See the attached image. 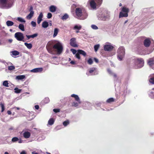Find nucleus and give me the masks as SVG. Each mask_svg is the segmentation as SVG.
Segmentation results:
<instances>
[{
	"mask_svg": "<svg viewBox=\"0 0 154 154\" xmlns=\"http://www.w3.org/2000/svg\"><path fill=\"white\" fill-rule=\"evenodd\" d=\"M22 140L20 139L18 142V143H22Z\"/></svg>",
	"mask_w": 154,
	"mask_h": 154,
	"instance_id": "nucleus-62",
	"label": "nucleus"
},
{
	"mask_svg": "<svg viewBox=\"0 0 154 154\" xmlns=\"http://www.w3.org/2000/svg\"><path fill=\"white\" fill-rule=\"evenodd\" d=\"M54 119L52 118H51L48 121V124L49 125H51L54 124Z\"/></svg>",
	"mask_w": 154,
	"mask_h": 154,
	"instance_id": "nucleus-24",
	"label": "nucleus"
},
{
	"mask_svg": "<svg viewBox=\"0 0 154 154\" xmlns=\"http://www.w3.org/2000/svg\"><path fill=\"white\" fill-rule=\"evenodd\" d=\"M149 95H150L152 96H154V92H153V91L150 92L149 93Z\"/></svg>",
	"mask_w": 154,
	"mask_h": 154,
	"instance_id": "nucleus-52",
	"label": "nucleus"
},
{
	"mask_svg": "<svg viewBox=\"0 0 154 154\" xmlns=\"http://www.w3.org/2000/svg\"><path fill=\"white\" fill-rule=\"evenodd\" d=\"M34 14V11H31L30 13L26 17V18L27 19L30 20L33 16Z\"/></svg>",
	"mask_w": 154,
	"mask_h": 154,
	"instance_id": "nucleus-18",
	"label": "nucleus"
},
{
	"mask_svg": "<svg viewBox=\"0 0 154 154\" xmlns=\"http://www.w3.org/2000/svg\"><path fill=\"white\" fill-rule=\"evenodd\" d=\"M69 44L71 46L74 47H78V45L76 42V38H73L70 39Z\"/></svg>",
	"mask_w": 154,
	"mask_h": 154,
	"instance_id": "nucleus-9",
	"label": "nucleus"
},
{
	"mask_svg": "<svg viewBox=\"0 0 154 154\" xmlns=\"http://www.w3.org/2000/svg\"><path fill=\"white\" fill-rule=\"evenodd\" d=\"M48 23L45 21L43 22L42 24V27L44 28H47L48 26Z\"/></svg>",
	"mask_w": 154,
	"mask_h": 154,
	"instance_id": "nucleus-22",
	"label": "nucleus"
},
{
	"mask_svg": "<svg viewBox=\"0 0 154 154\" xmlns=\"http://www.w3.org/2000/svg\"><path fill=\"white\" fill-rule=\"evenodd\" d=\"M53 111L57 113L60 112V109H53Z\"/></svg>",
	"mask_w": 154,
	"mask_h": 154,
	"instance_id": "nucleus-48",
	"label": "nucleus"
},
{
	"mask_svg": "<svg viewBox=\"0 0 154 154\" xmlns=\"http://www.w3.org/2000/svg\"><path fill=\"white\" fill-rule=\"evenodd\" d=\"M121 10L122 11L119 13V18L128 17V13L129 11V8L125 6H124L121 8Z\"/></svg>",
	"mask_w": 154,
	"mask_h": 154,
	"instance_id": "nucleus-4",
	"label": "nucleus"
},
{
	"mask_svg": "<svg viewBox=\"0 0 154 154\" xmlns=\"http://www.w3.org/2000/svg\"><path fill=\"white\" fill-rule=\"evenodd\" d=\"M14 37L18 41H22L24 42L23 34L22 32H16L14 34Z\"/></svg>",
	"mask_w": 154,
	"mask_h": 154,
	"instance_id": "nucleus-8",
	"label": "nucleus"
},
{
	"mask_svg": "<svg viewBox=\"0 0 154 154\" xmlns=\"http://www.w3.org/2000/svg\"><path fill=\"white\" fill-rule=\"evenodd\" d=\"M137 62L138 67L139 68H141L144 66V61L142 58H139L137 59Z\"/></svg>",
	"mask_w": 154,
	"mask_h": 154,
	"instance_id": "nucleus-10",
	"label": "nucleus"
},
{
	"mask_svg": "<svg viewBox=\"0 0 154 154\" xmlns=\"http://www.w3.org/2000/svg\"><path fill=\"white\" fill-rule=\"evenodd\" d=\"M12 39H9V42L10 43L12 42Z\"/></svg>",
	"mask_w": 154,
	"mask_h": 154,
	"instance_id": "nucleus-63",
	"label": "nucleus"
},
{
	"mask_svg": "<svg viewBox=\"0 0 154 154\" xmlns=\"http://www.w3.org/2000/svg\"><path fill=\"white\" fill-rule=\"evenodd\" d=\"M55 43L54 41H49L48 43L46 46L48 52L52 54H55L54 51V46Z\"/></svg>",
	"mask_w": 154,
	"mask_h": 154,
	"instance_id": "nucleus-3",
	"label": "nucleus"
},
{
	"mask_svg": "<svg viewBox=\"0 0 154 154\" xmlns=\"http://www.w3.org/2000/svg\"><path fill=\"white\" fill-rule=\"evenodd\" d=\"M107 71L109 74L112 75V72L110 69H108Z\"/></svg>",
	"mask_w": 154,
	"mask_h": 154,
	"instance_id": "nucleus-53",
	"label": "nucleus"
},
{
	"mask_svg": "<svg viewBox=\"0 0 154 154\" xmlns=\"http://www.w3.org/2000/svg\"><path fill=\"white\" fill-rule=\"evenodd\" d=\"M24 137L26 139L29 138L31 135V133L30 132L27 131L24 132L23 134Z\"/></svg>",
	"mask_w": 154,
	"mask_h": 154,
	"instance_id": "nucleus-16",
	"label": "nucleus"
},
{
	"mask_svg": "<svg viewBox=\"0 0 154 154\" xmlns=\"http://www.w3.org/2000/svg\"><path fill=\"white\" fill-rule=\"evenodd\" d=\"M113 76L114 77H116V74H113Z\"/></svg>",
	"mask_w": 154,
	"mask_h": 154,
	"instance_id": "nucleus-64",
	"label": "nucleus"
},
{
	"mask_svg": "<svg viewBox=\"0 0 154 154\" xmlns=\"http://www.w3.org/2000/svg\"><path fill=\"white\" fill-rule=\"evenodd\" d=\"M15 92L17 93H20L21 90L17 88H14Z\"/></svg>",
	"mask_w": 154,
	"mask_h": 154,
	"instance_id": "nucleus-40",
	"label": "nucleus"
},
{
	"mask_svg": "<svg viewBox=\"0 0 154 154\" xmlns=\"http://www.w3.org/2000/svg\"><path fill=\"white\" fill-rule=\"evenodd\" d=\"M32 154H38L37 152H32Z\"/></svg>",
	"mask_w": 154,
	"mask_h": 154,
	"instance_id": "nucleus-61",
	"label": "nucleus"
},
{
	"mask_svg": "<svg viewBox=\"0 0 154 154\" xmlns=\"http://www.w3.org/2000/svg\"><path fill=\"white\" fill-rule=\"evenodd\" d=\"M56 49L57 54H60L62 52L63 47L61 44L59 42L55 43L54 46V50Z\"/></svg>",
	"mask_w": 154,
	"mask_h": 154,
	"instance_id": "nucleus-7",
	"label": "nucleus"
},
{
	"mask_svg": "<svg viewBox=\"0 0 154 154\" xmlns=\"http://www.w3.org/2000/svg\"><path fill=\"white\" fill-rule=\"evenodd\" d=\"M19 140V139L17 137H14L11 140V141L13 142H15Z\"/></svg>",
	"mask_w": 154,
	"mask_h": 154,
	"instance_id": "nucleus-41",
	"label": "nucleus"
},
{
	"mask_svg": "<svg viewBox=\"0 0 154 154\" xmlns=\"http://www.w3.org/2000/svg\"><path fill=\"white\" fill-rule=\"evenodd\" d=\"M118 57L120 60H122L125 54V49L122 46L120 47L118 50Z\"/></svg>",
	"mask_w": 154,
	"mask_h": 154,
	"instance_id": "nucleus-6",
	"label": "nucleus"
},
{
	"mask_svg": "<svg viewBox=\"0 0 154 154\" xmlns=\"http://www.w3.org/2000/svg\"><path fill=\"white\" fill-rule=\"evenodd\" d=\"M43 70V69L42 68H38L32 69L31 71L33 72H41Z\"/></svg>",
	"mask_w": 154,
	"mask_h": 154,
	"instance_id": "nucleus-15",
	"label": "nucleus"
},
{
	"mask_svg": "<svg viewBox=\"0 0 154 154\" xmlns=\"http://www.w3.org/2000/svg\"><path fill=\"white\" fill-rule=\"evenodd\" d=\"M82 28V26L80 25L78 26L76 25L74 26L73 29L75 30L77 29L78 30H79L81 29Z\"/></svg>",
	"mask_w": 154,
	"mask_h": 154,
	"instance_id": "nucleus-29",
	"label": "nucleus"
},
{
	"mask_svg": "<svg viewBox=\"0 0 154 154\" xmlns=\"http://www.w3.org/2000/svg\"><path fill=\"white\" fill-rule=\"evenodd\" d=\"M113 48V47L110 45H106L104 46V49L105 51H111L112 50Z\"/></svg>",
	"mask_w": 154,
	"mask_h": 154,
	"instance_id": "nucleus-11",
	"label": "nucleus"
},
{
	"mask_svg": "<svg viewBox=\"0 0 154 154\" xmlns=\"http://www.w3.org/2000/svg\"><path fill=\"white\" fill-rule=\"evenodd\" d=\"M20 154H26V153L25 151H23L20 153Z\"/></svg>",
	"mask_w": 154,
	"mask_h": 154,
	"instance_id": "nucleus-60",
	"label": "nucleus"
},
{
	"mask_svg": "<svg viewBox=\"0 0 154 154\" xmlns=\"http://www.w3.org/2000/svg\"><path fill=\"white\" fill-rule=\"evenodd\" d=\"M71 97H74L75 98V100L78 102L79 103H81V101L80 100L78 96L75 94H72L71 95Z\"/></svg>",
	"mask_w": 154,
	"mask_h": 154,
	"instance_id": "nucleus-17",
	"label": "nucleus"
},
{
	"mask_svg": "<svg viewBox=\"0 0 154 154\" xmlns=\"http://www.w3.org/2000/svg\"><path fill=\"white\" fill-rule=\"evenodd\" d=\"M8 69L9 70H12L15 69V67L13 66H8Z\"/></svg>",
	"mask_w": 154,
	"mask_h": 154,
	"instance_id": "nucleus-37",
	"label": "nucleus"
},
{
	"mask_svg": "<svg viewBox=\"0 0 154 154\" xmlns=\"http://www.w3.org/2000/svg\"><path fill=\"white\" fill-rule=\"evenodd\" d=\"M56 10V8L54 5L51 6L49 8V10L51 12H54Z\"/></svg>",
	"mask_w": 154,
	"mask_h": 154,
	"instance_id": "nucleus-20",
	"label": "nucleus"
},
{
	"mask_svg": "<svg viewBox=\"0 0 154 154\" xmlns=\"http://www.w3.org/2000/svg\"><path fill=\"white\" fill-rule=\"evenodd\" d=\"M33 7L32 6H31L30 7V9L29 10V11H30V12L31 11H33Z\"/></svg>",
	"mask_w": 154,
	"mask_h": 154,
	"instance_id": "nucleus-55",
	"label": "nucleus"
},
{
	"mask_svg": "<svg viewBox=\"0 0 154 154\" xmlns=\"http://www.w3.org/2000/svg\"><path fill=\"white\" fill-rule=\"evenodd\" d=\"M75 56L76 58L79 59H80L81 58L80 56V54L77 52V53L76 54Z\"/></svg>",
	"mask_w": 154,
	"mask_h": 154,
	"instance_id": "nucleus-45",
	"label": "nucleus"
},
{
	"mask_svg": "<svg viewBox=\"0 0 154 154\" xmlns=\"http://www.w3.org/2000/svg\"><path fill=\"white\" fill-rule=\"evenodd\" d=\"M71 51L72 52L73 54H75L76 53L77 51L75 49H71Z\"/></svg>",
	"mask_w": 154,
	"mask_h": 154,
	"instance_id": "nucleus-51",
	"label": "nucleus"
},
{
	"mask_svg": "<svg viewBox=\"0 0 154 154\" xmlns=\"http://www.w3.org/2000/svg\"><path fill=\"white\" fill-rule=\"evenodd\" d=\"M94 61L96 63H98V60L96 58H94Z\"/></svg>",
	"mask_w": 154,
	"mask_h": 154,
	"instance_id": "nucleus-56",
	"label": "nucleus"
},
{
	"mask_svg": "<svg viewBox=\"0 0 154 154\" xmlns=\"http://www.w3.org/2000/svg\"><path fill=\"white\" fill-rule=\"evenodd\" d=\"M69 124V122L68 120L64 121L63 122V125L64 126H66Z\"/></svg>",
	"mask_w": 154,
	"mask_h": 154,
	"instance_id": "nucleus-38",
	"label": "nucleus"
},
{
	"mask_svg": "<svg viewBox=\"0 0 154 154\" xmlns=\"http://www.w3.org/2000/svg\"><path fill=\"white\" fill-rule=\"evenodd\" d=\"M50 101V100L48 97L45 98L43 100V103H48Z\"/></svg>",
	"mask_w": 154,
	"mask_h": 154,
	"instance_id": "nucleus-30",
	"label": "nucleus"
},
{
	"mask_svg": "<svg viewBox=\"0 0 154 154\" xmlns=\"http://www.w3.org/2000/svg\"><path fill=\"white\" fill-rule=\"evenodd\" d=\"M59 31V29L57 28H55L54 29V33L53 35V37H55L57 35Z\"/></svg>",
	"mask_w": 154,
	"mask_h": 154,
	"instance_id": "nucleus-23",
	"label": "nucleus"
},
{
	"mask_svg": "<svg viewBox=\"0 0 154 154\" xmlns=\"http://www.w3.org/2000/svg\"><path fill=\"white\" fill-rule=\"evenodd\" d=\"M70 63L72 65H75V62L74 61H71L70 62Z\"/></svg>",
	"mask_w": 154,
	"mask_h": 154,
	"instance_id": "nucleus-54",
	"label": "nucleus"
},
{
	"mask_svg": "<svg viewBox=\"0 0 154 154\" xmlns=\"http://www.w3.org/2000/svg\"><path fill=\"white\" fill-rule=\"evenodd\" d=\"M151 44V41L149 38L146 39L144 41L143 44L144 46L146 47H149Z\"/></svg>",
	"mask_w": 154,
	"mask_h": 154,
	"instance_id": "nucleus-13",
	"label": "nucleus"
},
{
	"mask_svg": "<svg viewBox=\"0 0 154 154\" xmlns=\"http://www.w3.org/2000/svg\"><path fill=\"white\" fill-rule=\"evenodd\" d=\"M12 53L13 55L16 56L19 54V52L16 51H14L12 52Z\"/></svg>",
	"mask_w": 154,
	"mask_h": 154,
	"instance_id": "nucleus-36",
	"label": "nucleus"
},
{
	"mask_svg": "<svg viewBox=\"0 0 154 154\" xmlns=\"http://www.w3.org/2000/svg\"><path fill=\"white\" fill-rule=\"evenodd\" d=\"M6 24L8 26H11L14 25V23L12 21L8 20L6 22Z\"/></svg>",
	"mask_w": 154,
	"mask_h": 154,
	"instance_id": "nucleus-27",
	"label": "nucleus"
},
{
	"mask_svg": "<svg viewBox=\"0 0 154 154\" xmlns=\"http://www.w3.org/2000/svg\"><path fill=\"white\" fill-rule=\"evenodd\" d=\"M149 82L151 84H154V77L150 78L149 79Z\"/></svg>",
	"mask_w": 154,
	"mask_h": 154,
	"instance_id": "nucleus-42",
	"label": "nucleus"
},
{
	"mask_svg": "<svg viewBox=\"0 0 154 154\" xmlns=\"http://www.w3.org/2000/svg\"><path fill=\"white\" fill-rule=\"evenodd\" d=\"M75 13L78 18L81 20H84L88 16L86 11L79 8H76Z\"/></svg>",
	"mask_w": 154,
	"mask_h": 154,
	"instance_id": "nucleus-1",
	"label": "nucleus"
},
{
	"mask_svg": "<svg viewBox=\"0 0 154 154\" xmlns=\"http://www.w3.org/2000/svg\"><path fill=\"white\" fill-rule=\"evenodd\" d=\"M25 78L24 75H19L17 76L16 77V79L18 80H22Z\"/></svg>",
	"mask_w": 154,
	"mask_h": 154,
	"instance_id": "nucleus-25",
	"label": "nucleus"
},
{
	"mask_svg": "<svg viewBox=\"0 0 154 154\" xmlns=\"http://www.w3.org/2000/svg\"><path fill=\"white\" fill-rule=\"evenodd\" d=\"M91 28L94 29H98L97 26L95 25H92L91 26Z\"/></svg>",
	"mask_w": 154,
	"mask_h": 154,
	"instance_id": "nucleus-46",
	"label": "nucleus"
},
{
	"mask_svg": "<svg viewBox=\"0 0 154 154\" xmlns=\"http://www.w3.org/2000/svg\"><path fill=\"white\" fill-rule=\"evenodd\" d=\"M96 69V68L94 67L91 68L89 70V72L90 73H91L95 70Z\"/></svg>",
	"mask_w": 154,
	"mask_h": 154,
	"instance_id": "nucleus-43",
	"label": "nucleus"
},
{
	"mask_svg": "<svg viewBox=\"0 0 154 154\" xmlns=\"http://www.w3.org/2000/svg\"><path fill=\"white\" fill-rule=\"evenodd\" d=\"M9 130L11 131L14 130V128L13 127H11L8 129Z\"/></svg>",
	"mask_w": 154,
	"mask_h": 154,
	"instance_id": "nucleus-58",
	"label": "nucleus"
},
{
	"mask_svg": "<svg viewBox=\"0 0 154 154\" xmlns=\"http://www.w3.org/2000/svg\"><path fill=\"white\" fill-rule=\"evenodd\" d=\"M77 52H78L80 54H82L85 57L86 55V53L84 51L79 49L78 50Z\"/></svg>",
	"mask_w": 154,
	"mask_h": 154,
	"instance_id": "nucleus-21",
	"label": "nucleus"
},
{
	"mask_svg": "<svg viewBox=\"0 0 154 154\" xmlns=\"http://www.w3.org/2000/svg\"><path fill=\"white\" fill-rule=\"evenodd\" d=\"M7 113L9 115H11V112L10 111L8 110L7 111Z\"/></svg>",
	"mask_w": 154,
	"mask_h": 154,
	"instance_id": "nucleus-59",
	"label": "nucleus"
},
{
	"mask_svg": "<svg viewBox=\"0 0 154 154\" xmlns=\"http://www.w3.org/2000/svg\"><path fill=\"white\" fill-rule=\"evenodd\" d=\"M69 17L68 15L66 14H65L62 17V19L63 20H65L67 19Z\"/></svg>",
	"mask_w": 154,
	"mask_h": 154,
	"instance_id": "nucleus-32",
	"label": "nucleus"
},
{
	"mask_svg": "<svg viewBox=\"0 0 154 154\" xmlns=\"http://www.w3.org/2000/svg\"><path fill=\"white\" fill-rule=\"evenodd\" d=\"M43 16V15L42 13L41 12L37 18V22L38 24H40L41 21L42 20Z\"/></svg>",
	"mask_w": 154,
	"mask_h": 154,
	"instance_id": "nucleus-14",
	"label": "nucleus"
},
{
	"mask_svg": "<svg viewBox=\"0 0 154 154\" xmlns=\"http://www.w3.org/2000/svg\"><path fill=\"white\" fill-rule=\"evenodd\" d=\"M24 45L29 49H31L32 47V45L31 43H28L25 42L24 43Z\"/></svg>",
	"mask_w": 154,
	"mask_h": 154,
	"instance_id": "nucleus-26",
	"label": "nucleus"
},
{
	"mask_svg": "<svg viewBox=\"0 0 154 154\" xmlns=\"http://www.w3.org/2000/svg\"><path fill=\"white\" fill-rule=\"evenodd\" d=\"M78 106V103H77L75 102H73L72 103V106H75V107H77Z\"/></svg>",
	"mask_w": 154,
	"mask_h": 154,
	"instance_id": "nucleus-49",
	"label": "nucleus"
},
{
	"mask_svg": "<svg viewBox=\"0 0 154 154\" xmlns=\"http://www.w3.org/2000/svg\"><path fill=\"white\" fill-rule=\"evenodd\" d=\"M19 28L22 31H24V27L23 25L22 24H20L19 25Z\"/></svg>",
	"mask_w": 154,
	"mask_h": 154,
	"instance_id": "nucleus-31",
	"label": "nucleus"
},
{
	"mask_svg": "<svg viewBox=\"0 0 154 154\" xmlns=\"http://www.w3.org/2000/svg\"><path fill=\"white\" fill-rule=\"evenodd\" d=\"M35 107L36 109H38L39 108V106L38 105H36L35 106Z\"/></svg>",
	"mask_w": 154,
	"mask_h": 154,
	"instance_id": "nucleus-57",
	"label": "nucleus"
},
{
	"mask_svg": "<svg viewBox=\"0 0 154 154\" xmlns=\"http://www.w3.org/2000/svg\"><path fill=\"white\" fill-rule=\"evenodd\" d=\"M115 101V99L113 98H110L107 99L106 102L108 103H110Z\"/></svg>",
	"mask_w": 154,
	"mask_h": 154,
	"instance_id": "nucleus-28",
	"label": "nucleus"
},
{
	"mask_svg": "<svg viewBox=\"0 0 154 154\" xmlns=\"http://www.w3.org/2000/svg\"><path fill=\"white\" fill-rule=\"evenodd\" d=\"M14 0H0V7L8 8L12 7Z\"/></svg>",
	"mask_w": 154,
	"mask_h": 154,
	"instance_id": "nucleus-2",
	"label": "nucleus"
},
{
	"mask_svg": "<svg viewBox=\"0 0 154 154\" xmlns=\"http://www.w3.org/2000/svg\"><path fill=\"white\" fill-rule=\"evenodd\" d=\"M147 63L152 68L154 66V57L149 58L148 60Z\"/></svg>",
	"mask_w": 154,
	"mask_h": 154,
	"instance_id": "nucleus-12",
	"label": "nucleus"
},
{
	"mask_svg": "<svg viewBox=\"0 0 154 154\" xmlns=\"http://www.w3.org/2000/svg\"><path fill=\"white\" fill-rule=\"evenodd\" d=\"M100 47V45H94V49L95 52H96L97 51Z\"/></svg>",
	"mask_w": 154,
	"mask_h": 154,
	"instance_id": "nucleus-39",
	"label": "nucleus"
},
{
	"mask_svg": "<svg viewBox=\"0 0 154 154\" xmlns=\"http://www.w3.org/2000/svg\"><path fill=\"white\" fill-rule=\"evenodd\" d=\"M88 63V64L91 65L93 63V61L92 59L90 58H89L87 61Z\"/></svg>",
	"mask_w": 154,
	"mask_h": 154,
	"instance_id": "nucleus-44",
	"label": "nucleus"
},
{
	"mask_svg": "<svg viewBox=\"0 0 154 154\" xmlns=\"http://www.w3.org/2000/svg\"><path fill=\"white\" fill-rule=\"evenodd\" d=\"M37 33H35L31 35H26V36L27 38V39L28 40L30 39V38H34L37 37L38 36Z\"/></svg>",
	"mask_w": 154,
	"mask_h": 154,
	"instance_id": "nucleus-19",
	"label": "nucleus"
},
{
	"mask_svg": "<svg viewBox=\"0 0 154 154\" xmlns=\"http://www.w3.org/2000/svg\"><path fill=\"white\" fill-rule=\"evenodd\" d=\"M0 106L2 109L1 112H2L4 111L5 109L4 104L2 103H0Z\"/></svg>",
	"mask_w": 154,
	"mask_h": 154,
	"instance_id": "nucleus-35",
	"label": "nucleus"
},
{
	"mask_svg": "<svg viewBox=\"0 0 154 154\" xmlns=\"http://www.w3.org/2000/svg\"><path fill=\"white\" fill-rule=\"evenodd\" d=\"M8 83L7 81H4L3 83V85L4 86L6 87H8Z\"/></svg>",
	"mask_w": 154,
	"mask_h": 154,
	"instance_id": "nucleus-34",
	"label": "nucleus"
},
{
	"mask_svg": "<svg viewBox=\"0 0 154 154\" xmlns=\"http://www.w3.org/2000/svg\"><path fill=\"white\" fill-rule=\"evenodd\" d=\"M103 0H91L90 2L91 7L93 9H95L97 6L100 5L102 3Z\"/></svg>",
	"mask_w": 154,
	"mask_h": 154,
	"instance_id": "nucleus-5",
	"label": "nucleus"
},
{
	"mask_svg": "<svg viewBox=\"0 0 154 154\" xmlns=\"http://www.w3.org/2000/svg\"><path fill=\"white\" fill-rule=\"evenodd\" d=\"M31 24L32 25V26L34 27H35L36 25V22L33 21L31 22Z\"/></svg>",
	"mask_w": 154,
	"mask_h": 154,
	"instance_id": "nucleus-47",
	"label": "nucleus"
},
{
	"mask_svg": "<svg viewBox=\"0 0 154 154\" xmlns=\"http://www.w3.org/2000/svg\"><path fill=\"white\" fill-rule=\"evenodd\" d=\"M52 16V14L50 13H49L48 14L47 18L48 19H50L51 17Z\"/></svg>",
	"mask_w": 154,
	"mask_h": 154,
	"instance_id": "nucleus-50",
	"label": "nucleus"
},
{
	"mask_svg": "<svg viewBox=\"0 0 154 154\" xmlns=\"http://www.w3.org/2000/svg\"><path fill=\"white\" fill-rule=\"evenodd\" d=\"M17 20L18 21L21 22L25 23L26 22L25 20L21 17H18L17 18Z\"/></svg>",
	"mask_w": 154,
	"mask_h": 154,
	"instance_id": "nucleus-33",
	"label": "nucleus"
}]
</instances>
